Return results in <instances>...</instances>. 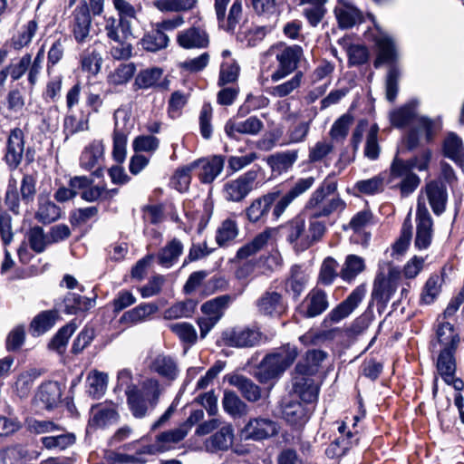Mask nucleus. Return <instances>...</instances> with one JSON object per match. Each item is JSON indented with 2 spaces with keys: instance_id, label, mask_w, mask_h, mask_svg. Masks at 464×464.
<instances>
[{
  "instance_id": "nucleus-1",
  "label": "nucleus",
  "mask_w": 464,
  "mask_h": 464,
  "mask_svg": "<svg viewBox=\"0 0 464 464\" xmlns=\"http://www.w3.org/2000/svg\"><path fill=\"white\" fill-rule=\"evenodd\" d=\"M326 358L327 353L312 349L308 350L295 365L293 372V387L302 401L313 402L317 399L319 388L312 376L319 372Z\"/></svg>"
},
{
  "instance_id": "nucleus-2",
  "label": "nucleus",
  "mask_w": 464,
  "mask_h": 464,
  "mask_svg": "<svg viewBox=\"0 0 464 464\" xmlns=\"http://www.w3.org/2000/svg\"><path fill=\"white\" fill-rule=\"evenodd\" d=\"M415 106L414 102H409L390 112L391 123L396 128H403L414 121L415 125L405 138V144L409 150L416 149L420 144L421 138L430 142L435 134V122L424 116L417 117Z\"/></svg>"
},
{
  "instance_id": "nucleus-3",
  "label": "nucleus",
  "mask_w": 464,
  "mask_h": 464,
  "mask_svg": "<svg viewBox=\"0 0 464 464\" xmlns=\"http://www.w3.org/2000/svg\"><path fill=\"white\" fill-rule=\"evenodd\" d=\"M336 191L337 182L330 176L326 177L304 205L307 217L324 218L334 213H342L346 208V203Z\"/></svg>"
},
{
  "instance_id": "nucleus-4",
  "label": "nucleus",
  "mask_w": 464,
  "mask_h": 464,
  "mask_svg": "<svg viewBox=\"0 0 464 464\" xmlns=\"http://www.w3.org/2000/svg\"><path fill=\"white\" fill-rule=\"evenodd\" d=\"M161 393L160 382L155 378H148L140 388L130 386L125 389L127 404L132 416L136 419L144 418L158 404Z\"/></svg>"
},
{
  "instance_id": "nucleus-5",
  "label": "nucleus",
  "mask_w": 464,
  "mask_h": 464,
  "mask_svg": "<svg viewBox=\"0 0 464 464\" xmlns=\"http://www.w3.org/2000/svg\"><path fill=\"white\" fill-rule=\"evenodd\" d=\"M104 32L107 38L115 43L111 48V55L117 60L129 59L132 53V45L129 43L132 36L131 21L104 16Z\"/></svg>"
},
{
  "instance_id": "nucleus-6",
  "label": "nucleus",
  "mask_w": 464,
  "mask_h": 464,
  "mask_svg": "<svg viewBox=\"0 0 464 464\" xmlns=\"http://www.w3.org/2000/svg\"><path fill=\"white\" fill-rule=\"evenodd\" d=\"M298 355L296 346L289 343L278 348L275 353L267 354L260 362L256 376L261 382L280 376Z\"/></svg>"
},
{
  "instance_id": "nucleus-7",
  "label": "nucleus",
  "mask_w": 464,
  "mask_h": 464,
  "mask_svg": "<svg viewBox=\"0 0 464 464\" xmlns=\"http://www.w3.org/2000/svg\"><path fill=\"white\" fill-rule=\"evenodd\" d=\"M298 355L296 346L289 343L278 348L275 353L267 354L260 362L256 376L261 382L280 376Z\"/></svg>"
},
{
  "instance_id": "nucleus-8",
  "label": "nucleus",
  "mask_w": 464,
  "mask_h": 464,
  "mask_svg": "<svg viewBox=\"0 0 464 464\" xmlns=\"http://www.w3.org/2000/svg\"><path fill=\"white\" fill-rule=\"evenodd\" d=\"M24 155L28 163L34 161L33 149L25 150V135L22 129L10 130L5 142L3 160L10 170L16 169L23 161Z\"/></svg>"
},
{
  "instance_id": "nucleus-9",
  "label": "nucleus",
  "mask_w": 464,
  "mask_h": 464,
  "mask_svg": "<svg viewBox=\"0 0 464 464\" xmlns=\"http://www.w3.org/2000/svg\"><path fill=\"white\" fill-rule=\"evenodd\" d=\"M303 56V48L297 44L286 46L280 50L276 56L278 62V67L272 73L271 80L273 82H278L295 72Z\"/></svg>"
},
{
  "instance_id": "nucleus-10",
  "label": "nucleus",
  "mask_w": 464,
  "mask_h": 464,
  "mask_svg": "<svg viewBox=\"0 0 464 464\" xmlns=\"http://www.w3.org/2000/svg\"><path fill=\"white\" fill-rule=\"evenodd\" d=\"M261 336V332L256 327H235L224 331L221 338L227 346L246 348L257 345Z\"/></svg>"
},
{
  "instance_id": "nucleus-11",
  "label": "nucleus",
  "mask_w": 464,
  "mask_h": 464,
  "mask_svg": "<svg viewBox=\"0 0 464 464\" xmlns=\"http://www.w3.org/2000/svg\"><path fill=\"white\" fill-rule=\"evenodd\" d=\"M257 172L249 170L237 179L229 180L224 184L223 195L226 200L232 202L242 201L253 189Z\"/></svg>"
},
{
  "instance_id": "nucleus-12",
  "label": "nucleus",
  "mask_w": 464,
  "mask_h": 464,
  "mask_svg": "<svg viewBox=\"0 0 464 464\" xmlns=\"http://www.w3.org/2000/svg\"><path fill=\"white\" fill-rule=\"evenodd\" d=\"M92 17L86 1L80 2L72 12L70 28L77 43H84L90 37Z\"/></svg>"
},
{
  "instance_id": "nucleus-13",
  "label": "nucleus",
  "mask_w": 464,
  "mask_h": 464,
  "mask_svg": "<svg viewBox=\"0 0 464 464\" xmlns=\"http://www.w3.org/2000/svg\"><path fill=\"white\" fill-rule=\"evenodd\" d=\"M455 352L441 349L437 359L436 369L438 374L448 385H452L456 391L459 392L464 389V382L461 379L456 377Z\"/></svg>"
},
{
  "instance_id": "nucleus-14",
  "label": "nucleus",
  "mask_w": 464,
  "mask_h": 464,
  "mask_svg": "<svg viewBox=\"0 0 464 464\" xmlns=\"http://www.w3.org/2000/svg\"><path fill=\"white\" fill-rule=\"evenodd\" d=\"M315 178L310 176L306 178H302L297 179L291 189L284 195H280L278 198L275 201L276 204L273 208L272 215L275 219H278L286 208L291 205V203L304 195L306 191H308L314 184Z\"/></svg>"
},
{
  "instance_id": "nucleus-15",
  "label": "nucleus",
  "mask_w": 464,
  "mask_h": 464,
  "mask_svg": "<svg viewBox=\"0 0 464 464\" xmlns=\"http://www.w3.org/2000/svg\"><path fill=\"white\" fill-rule=\"evenodd\" d=\"M230 0H215V12L220 28L233 32L242 17V1L235 0L227 15V5Z\"/></svg>"
},
{
  "instance_id": "nucleus-16",
  "label": "nucleus",
  "mask_w": 464,
  "mask_h": 464,
  "mask_svg": "<svg viewBox=\"0 0 464 464\" xmlns=\"http://www.w3.org/2000/svg\"><path fill=\"white\" fill-rule=\"evenodd\" d=\"M278 431L277 422L269 418L256 417L249 419L242 433L246 439L263 440L276 435Z\"/></svg>"
},
{
  "instance_id": "nucleus-17",
  "label": "nucleus",
  "mask_w": 464,
  "mask_h": 464,
  "mask_svg": "<svg viewBox=\"0 0 464 464\" xmlns=\"http://www.w3.org/2000/svg\"><path fill=\"white\" fill-rule=\"evenodd\" d=\"M103 159L104 145L102 140H94L83 149L80 157V166L85 170H92L96 168L92 175L100 178L103 175L102 168Z\"/></svg>"
},
{
  "instance_id": "nucleus-18",
  "label": "nucleus",
  "mask_w": 464,
  "mask_h": 464,
  "mask_svg": "<svg viewBox=\"0 0 464 464\" xmlns=\"http://www.w3.org/2000/svg\"><path fill=\"white\" fill-rule=\"evenodd\" d=\"M149 370L168 382L177 380L180 372L177 359L165 353L151 357Z\"/></svg>"
},
{
  "instance_id": "nucleus-19",
  "label": "nucleus",
  "mask_w": 464,
  "mask_h": 464,
  "mask_svg": "<svg viewBox=\"0 0 464 464\" xmlns=\"http://www.w3.org/2000/svg\"><path fill=\"white\" fill-rule=\"evenodd\" d=\"M433 221L430 214L425 206L418 204L417 208V227L414 241L415 247L420 250L427 249L432 240Z\"/></svg>"
},
{
  "instance_id": "nucleus-20",
  "label": "nucleus",
  "mask_w": 464,
  "mask_h": 464,
  "mask_svg": "<svg viewBox=\"0 0 464 464\" xmlns=\"http://www.w3.org/2000/svg\"><path fill=\"white\" fill-rule=\"evenodd\" d=\"M286 241L295 251L302 252L310 247L304 218L296 216L285 225Z\"/></svg>"
},
{
  "instance_id": "nucleus-21",
  "label": "nucleus",
  "mask_w": 464,
  "mask_h": 464,
  "mask_svg": "<svg viewBox=\"0 0 464 464\" xmlns=\"http://www.w3.org/2000/svg\"><path fill=\"white\" fill-rule=\"evenodd\" d=\"M365 293L366 290L363 285L355 287L346 299L328 314V318L334 323H338L349 316L362 301Z\"/></svg>"
},
{
  "instance_id": "nucleus-22",
  "label": "nucleus",
  "mask_w": 464,
  "mask_h": 464,
  "mask_svg": "<svg viewBox=\"0 0 464 464\" xmlns=\"http://www.w3.org/2000/svg\"><path fill=\"white\" fill-rule=\"evenodd\" d=\"M397 282L392 277L378 276L373 283L372 299L376 302L378 311H383L397 290Z\"/></svg>"
},
{
  "instance_id": "nucleus-23",
  "label": "nucleus",
  "mask_w": 464,
  "mask_h": 464,
  "mask_svg": "<svg viewBox=\"0 0 464 464\" xmlns=\"http://www.w3.org/2000/svg\"><path fill=\"white\" fill-rule=\"evenodd\" d=\"M281 413L285 421L292 426H302L309 418L307 408L301 401L293 398L283 400Z\"/></svg>"
},
{
  "instance_id": "nucleus-24",
  "label": "nucleus",
  "mask_w": 464,
  "mask_h": 464,
  "mask_svg": "<svg viewBox=\"0 0 464 464\" xmlns=\"http://www.w3.org/2000/svg\"><path fill=\"white\" fill-rule=\"evenodd\" d=\"M264 128L263 121L256 116H250L245 121H236L228 120L224 127L226 134L237 140V134L256 135Z\"/></svg>"
},
{
  "instance_id": "nucleus-25",
  "label": "nucleus",
  "mask_w": 464,
  "mask_h": 464,
  "mask_svg": "<svg viewBox=\"0 0 464 464\" xmlns=\"http://www.w3.org/2000/svg\"><path fill=\"white\" fill-rule=\"evenodd\" d=\"M329 306L327 294L320 289H312L302 304V313L307 318H313L323 314Z\"/></svg>"
},
{
  "instance_id": "nucleus-26",
  "label": "nucleus",
  "mask_w": 464,
  "mask_h": 464,
  "mask_svg": "<svg viewBox=\"0 0 464 464\" xmlns=\"http://www.w3.org/2000/svg\"><path fill=\"white\" fill-rule=\"evenodd\" d=\"M280 196L279 190L271 191L262 197L256 198L246 209L247 219L256 223L267 215L271 206Z\"/></svg>"
},
{
  "instance_id": "nucleus-27",
  "label": "nucleus",
  "mask_w": 464,
  "mask_h": 464,
  "mask_svg": "<svg viewBox=\"0 0 464 464\" xmlns=\"http://www.w3.org/2000/svg\"><path fill=\"white\" fill-rule=\"evenodd\" d=\"M234 429L230 423H226L219 428L205 441V447L209 452L227 450L233 444Z\"/></svg>"
},
{
  "instance_id": "nucleus-28",
  "label": "nucleus",
  "mask_w": 464,
  "mask_h": 464,
  "mask_svg": "<svg viewBox=\"0 0 464 464\" xmlns=\"http://www.w3.org/2000/svg\"><path fill=\"white\" fill-rule=\"evenodd\" d=\"M62 390L57 382L43 383L35 395V402L42 408L52 410L61 401Z\"/></svg>"
},
{
  "instance_id": "nucleus-29",
  "label": "nucleus",
  "mask_w": 464,
  "mask_h": 464,
  "mask_svg": "<svg viewBox=\"0 0 464 464\" xmlns=\"http://www.w3.org/2000/svg\"><path fill=\"white\" fill-rule=\"evenodd\" d=\"M177 42L185 49L206 48L209 44V38L204 29L193 26L179 32Z\"/></svg>"
},
{
  "instance_id": "nucleus-30",
  "label": "nucleus",
  "mask_w": 464,
  "mask_h": 464,
  "mask_svg": "<svg viewBox=\"0 0 464 464\" xmlns=\"http://www.w3.org/2000/svg\"><path fill=\"white\" fill-rule=\"evenodd\" d=\"M425 192L435 215L440 216L445 211L448 193L445 185L438 181H430L425 187Z\"/></svg>"
},
{
  "instance_id": "nucleus-31",
  "label": "nucleus",
  "mask_w": 464,
  "mask_h": 464,
  "mask_svg": "<svg viewBox=\"0 0 464 464\" xmlns=\"http://www.w3.org/2000/svg\"><path fill=\"white\" fill-rule=\"evenodd\" d=\"M258 312L264 315H278L285 310L281 294L276 291L265 292L256 301Z\"/></svg>"
},
{
  "instance_id": "nucleus-32",
  "label": "nucleus",
  "mask_w": 464,
  "mask_h": 464,
  "mask_svg": "<svg viewBox=\"0 0 464 464\" xmlns=\"http://www.w3.org/2000/svg\"><path fill=\"white\" fill-rule=\"evenodd\" d=\"M328 0H299V5L304 6L302 14L312 27H316L327 13Z\"/></svg>"
},
{
  "instance_id": "nucleus-33",
  "label": "nucleus",
  "mask_w": 464,
  "mask_h": 464,
  "mask_svg": "<svg viewBox=\"0 0 464 464\" xmlns=\"http://www.w3.org/2000/svg\"><path fill=\"white\" fill-rule=\"evenodd\" d=\"M229 384L237 388L242 396L250 402H256L261 398V389L252 380L240 374H233L227 378Z\"/></svg>"
},
{
  "instance_id": "nucleus-34",
  "label": "nucleus",
  "mask_w": 464,
  "mask_h": 464,
  "mask_svg": "<svg viewBox=\"0 0 464 464\" xmlns=\"http://www.w3.org/2000/svg\"><path fill=\"white\" fill-rule=\"evenodd\" d=\"M298 159V150L277 152L267 157L266 162L274 172L279 174L289 170Z\"/></svg>"
},
{
  "instance_id": "nucleus-35",
  "label": "nucleus",
  "mask_w": 464,
  "mask_h": 464,
  "mask_svg": "<svg viewBox=\"0 0 464 464\" xmlns=\"http://www.w3.org/2000/svg\"><path fill=\"white\" fill-rule=\"evenodd\" d=\"M334 14L341 28H351L362 20V13L353 5L339 3Z\"/></svg>"
},
{
  "instance_id": "nucleus-36",
  "label": "nucleus",
  "mask_w": 464,
  "mask_h": 464,
  "mask_svg": "<svg viewBox=\"0 0 464 464\" xmlns=\"http://www.w3.org/2000/svg\"><path fill=\"white\" fill-rule=\"evenodd\" d=\"M57 310H46L34 317L29 331L33 336H40L52 329L58 319Z\"/></svg>"
},
{
  "instance_id": "nucleus-37",
  "label": "nucleus",
  "mask_w": 464,
  "mask_h": 464,
  "mask_svg": "<svg viewBox=\"0 0 464 464\" xmlns=\"http://www.w3.org/2000/svg\"><path fill=\"white\" fill-rule=\"evenodd\" d=\"M158 311V305L153 303H143L125 312L120 322L125 324L133 325L144 322L150 315Z\"/></svg>"
},
{
  "instance_id": "nucleus-38",
  "label": "nucleus",
  "mask_w": 464,
  "mask_h": 464,
  "mask_svg": "<svg viewBox=\"0 0 464 464\" xmlns=\"http://www.w3.org/2000/svg\"><path fill=\"white\" fill-rule=\"evenodd\" d=\"M232 301L233 298L229 295L217 296L205 302L201 305V312L205 315L212 317L218 322L225 314L226 310L228 308Z\"/></svg>"
},
{
  "instance_id": "nucleus-39",
  "label": "nucleus",
  "mask_w": 464,
  "mask_h": 464,
  "mask_svg": "<svg viewBox=\"0 0 464 464\" xmlns=\"http://www.w3.org/2000/svg\"><path fill=\"white\" fill-rule=\"evenodd\" d=\"M444 156L453 160L458 166L464 167V147L462 140L455 133H450L443 142Z\"/></svg>"
},
{
  "instance_id": "nucleus-40",
  "label": "nucleus",
  "mask_w": 464,
  "mask_h": 464,
  "mask_svg": "<svg viewBox=\"0 0 464 464\" xmlns=\"http://www.w3.org/2000/svg\"><path fill=\"white\" fill-rule=\"evenodd\" d=\"M182 252V243L179 239L173 238L157 254L158 263L166 268H169L178 261Z\"/></svg>"
},
{
  "instance_id": "nucleus-41",
  "label": "nucleus",
  "mask_w": 464,
  "mask_h": 464,
  "mask_svg": "<svg viewBox=\"0 0 464 464\" xmlns=\"http://www.w3.org/2000/svg\"><path fill=\"white\" fill-rule=\"evenodd\" d=\"M308 282V275L299 266L291 267L289 276L285 283L286 292H291L297 298L304 290Z\"/></svg>"
},
{
  "instance_id": "nucleus-42",
  "label": "nucleus",
  "mask_w": 464,
  "mask_h": 464,
  "mask_svg": "<svg viewBox=\"0 0 464 464\" xmlns=\"http://www.w3.org/2000/svg\"><path fill=\"white\" fill-rule=\"evenodd\" d=\"M169 41V36L155 25L153 29L143 35L140 44L144 50L155 53L165 49Z\"/></svg>"
},
{
  "instance_id": "nucleus-43",
  "label": "nucleus",
  "mask_w": 464,
  "mask_h": 464,
  "mask_svg": "<svg viewBox=\"0 0 464 464\" xmlns=\"http://www.w3.org/2000/svg\"><path fill=\"white\" fill-rule=\"evenodd\" d=\"M92 416L89 420V425L95 428H102L119 419L118 411L111 406H95L92 408Z\"/></svg>"
},
{
  "instance_id": "nucleus-44",
  "label": "nucleus",
  "mask_w": 464,
  "mask_h": 464,
  "mask_svg": "<svg viewBox=\"0 0 464 464\" xmlns=\"http://www.w3.org/2000/svg\"><path fill=\"white\" fill-rule=\"evenodd\" d=\"M359 436L357 431H348L346 438H338L334 440L325 450V454L330 459H336L343 456L350 447L357 444Z\"/></svg>"
},
{
  "instance_id": "nucleus-45",
  "label": "nucleus",
  "mask_w": 464,
  "mask_h": 464,
  "mask_svg": "<svg viewBox=\"0 0 464 464\" xmlns=\"http://www.w3.org/2000/svg\"><path fill=\"white\" fill-rule=\"evenodd\" d=\"M222 406L224 411L233 418H240L248 412L247 405L232 391H225Z\"/></svg>"
},
{
  "instance_id": "nucleus-46",
  "label": "nucleus",
  "mask_w": 464,
  "mask_h": 464,
  "mask_svg": "<svg viewBox=\"0 0 464 464\" xmlns=\"http://www.w3.org/2000/svg\"><path fill=\"white\" fill-rule=\"evenodd\" d=\"M437 343L443 346L442 349L456 351L459 343V336L455 332L451 324L445 322L439 324L436 332Z\"/></svg>"
},
{
  "instance_id": "nucleus-47",
  "label": "nucleus",
  "mask_w": 464,
  "mask_h": 464,
  "mask_svg": "<svg viewBox=\"0 0 464 464\" xmlns=\"http://www.w3.org/2000/svg\"><path fill=\"white\" fill-rule=\"evenodd\" d=\"M365 269L364 259L357 255H348L340 272L341 278L351 283Z\"/></svg>"
},
{
  "instance_id": "nucleus-48",
  "label": "nucleus",
  "mask_w": 464,
  "mask_h": 464,
  "mask_svg": "<svg viewBox=\"0 0 464 464\" xmlns=\"http://www.w3.org/2000/svg\"><path fill=\"white\" fill-rule=\"evenodd\" d=\"M272 230L266 229L256 235L253 240L237 250V257L238 259L247 258L264 248L271 237Z\"/></svg>"
},
{
  "instance_id": "nucleus-49",
  "label": "nucleus",
  "mask_w": 464,
  "mask_h": 464,
  "mask_svg": "<svg viewBox=\"0 0 464 464\" xmlns=\"http://www.w3.org/2000/svg\"><path fill=\"white\" fill-rule=\"evenodd\" d=\"M61 217V208L48 198H40L35 218L43 224H50Z\"/></svg>"
},
{
  "instance_id": "nucleus-50",
  "label": "nucleus",
  "mask_w": 464,
  "mask_h": 464,
  "mask_svg": "<svg viewBox=\"0 0 464 464\" xmlns=\"http://www.w3.org/2000/svg\"><path fill=\"white\" fill-rule=\"evenodd\" d=\"M238 226L236 220H223L216 232V242L219 246H227L238 236Z\"/></svg>"
},
{
  "instance_id": "nucleus-51",
  "label": "nucleus",
  "mask_w": 464,
  "mask_h": 464,
  "mask_svg": "<svg viewBox=\"0 0 464 464\" xmlns=\"http://www.w3.org/2000/svg\"><path fill=\"white\" fill-rule=\"evenodd\" d=\"M94 300L74 293H68L63 299V311L68 314H75L80 311L89 310L93 306Z\"/></svg>"
},
{
  "instance_id": "nucleus-52",
  "label": "nucleus",
  "mask_w": 464,
  "mask_h": 464,
  "mask_svg": "<svg viewBox=\"0 0 464 464\" xmlns=\"http://www.w3.org/2000/svg\"><path fill=\"white\" fill-rule=\"evenodd\" d=\"M225 164V158L221 155H215L208 160L202 166L199 179L203 183H211L222 171Z\"/></svg>"
},
{
  "instance_id": "nucleus-53",
  "label": "nucleus",
  "mask_w": 464,
  "mask_h": 464,
  "mask_svg": "<svg viewBox=\"0 0 464 464\" xmlns=\"http://www.w3.org/2000/svg\"><path fill=\"white\" fill-rule=\"evenodd\" d=\"M197 304L193 299L178 302L164 311V318L172 320L191 317L196 310Z\"/></svg>"
},
{
  "instance_id": "nucleus-54",
  "label": "nucleus",
  "mask_w": 464,
  "mask_h": 464,
  "mask_svg": "<svg viewBox=\"0 0 464 464\" xmlns=\"http://www.w3.org/2000/svg\"><path fill=\"white\" fill-rule=\"evenodd\" d=\"M63 130L66 135H73L77 132L89 130V113L76 115L68 114L63 121Z\"/></svg>"
},
{
  "instance_id": "nucleus-55",
  "label": "nucleus",
  "mask_w": 464,
  "mask_h": 464,
  "mask_svg": "<svg viewBox=\"0 0 464 464\" xmlns=\"http://www.w3.org/2000/svg\"><path fill=\"white\" fill-rule=\"evenodd\" d=\"M76 441L74 433L67 432L56 436H46L41 439L43 446L47 450L58 449L64 450Z\"/></svg>"
},
{
  "instance_id": "nucleus-56",
  "label": "nucleus",
  "mask_w": 464,
  "mask_h": 464,
  "mask_svg": "<svg viewBox=\"0 0 464 464\" xmlns=\"http://www.w3.org/2000/svg\"><path fill=\"white\" fill-rule=\"evenodd\" d=\"M162 76V70L160 68H148L140 71L136 78L134 86L138 89H149L158 85Z\"/></svg>"
},
{
  "instance_id": "nucleus-57",
  "label": "nucleus",
  "mask_w": 464,
  "mask_h": 464,
  "mask_svg": "<svg viewBox=\"0 0 464 464\" xmlns=\"http://www.w3.org/2000/svg\"><path fill=\"white\" fill-rule=\"evenodd\" d=\"M88 393L94 399L101 398L107 388L108 375L100 372H93L88 376Z\"/></svg>"
},
{
  "instance_id": "nucleus-58",
  "label": "nucleus",
  "mask_w": 464,
  "mask_h": 464,
  "mask_svg": "<svg viewBox=\"0 0 464 464\" xmlns=\"http://www.w3.org/2000/svg\"><path fill=\"white\" fill-rule=\"evenodd\" d=\"M379 48L378 59L374 65L378 66L380 62L392 63L395 59V45L392 38L387 35H381L376 40Z\"/></svg>"
},
{
  "instance_id": "nucleus-59",
  "label": "nucleus",
  "mask_w": 464,
  "mask_h": 464,
  "mask_svg": "<svg viewBox=\"0 0 464 464\" xmlns=\"http://www.w3.org/2000/svg\"><path fill=\"white\" fill-rule=\"evenodd\" d=\"M136 71L132 63H121L108 75V82L113 85H121L127 83L133 76Z\"/></svg>"
},
{
  "instance_id": "nucleus-60",
  "label": "nucleus",
  "mask_w": 464,
  "mask_h": 464,
  "mask_svg": "<svg viewBox=\"0 0 464 464\" xmlns=\"http://www.w3.org/2000/svg\"><path fill=\"white\" fill-rule=\"evenodd\" d=\"M239 71L240 67L235 60L223 62L219 72L218 85L234 84L238 79Z\"/></svg>"
},
{
  "instance_id": "nucleus-61",
  "label": "nucleus",
  "mask_w": 464,
  "mask_h": 464,
  "mask_svg": "<svg viewBox=\"0 0 464 464\" xmlns=\"http://www.w3.org/2000/svg\"><path fill=\"white\" fill-rule=\"evenodd\" d=\"M5 203L8 209L14 214H20L21 204H23L21 200V190L20 188L18 189L16 180L14 179H10L8 181Z\"/></svg>"
},
{
  "instance_id": "nucleus-62",
  "label": "nucleus",
  "mask_w": 464,
  "mask_h": 464,
  "mask_svg": "<svg viewBox=\"0 0 464 464\" xmlns=\"http://www.w3.org/2000/svg\"><path fill=\"white\" fill-rule=\"evenodd\" d=\"M27 239L30 247L36 253L44 252L46 246L51 244L48 235H46L44 229L39 226L30 228L27 233Z\"/></svg>"
},
{
  "instance_id": "nucleus-63",
  "label": "nucleus",
  "mask_w": 464,
  "mask_h": 464,
  "mask_svg": "<svg viewBox=\"0 0 464 464\" xmlns=\"http://www.w3.org/2000/svg\"><path fill=\"white\" fill-rule=\"evenodd\" d=\"M303 75L304 74L302 72H297L290 80L272 87L269 91V93L274 97L279 98L289 95L295 90L300 87Z\"/></svg>"
},
{
  "instance_id": "nucleus-64",
  "label": "nucleus",
  "mask_w": 464,
  "mask_h": 464,
  "mask_svg": "<svg viewBox=\"0 0 464 464\" xmlns=\"http://www.w3.org/2000/svg\"><path fill=\"white\" fill-rule=\"evenodd\" d=\"M26 450L21 446L0 450V464H25Z\"/></svg>"
}]
</instances>
